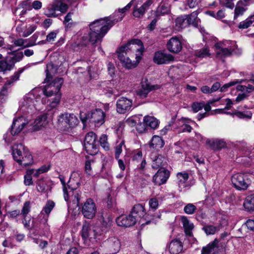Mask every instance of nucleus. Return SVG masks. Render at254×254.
Returning <instances> with one entry per match:
<instances>
[{"mask_svg":"<svg viewBox=\"0 0 254 254\" xmlns=\"http://www.w3.org/2000/svg\"><path fill=\"white\" fill-rule=\"evenodd\" d=\"M133 0L125 7L119 9L112 15L103 18L96 20L89 24L90 32L82 38V44L86 45L89 42L95 44L101 42L109 29L117 22L121 21L124 17V13L129 9L132 5Z\"/></svg>","mask_w":254,"mask_h":254,"instance_id":"nucleus-1","label":"nucleus"},{"mask_svg":"<svg viewBox=\"0 0 254 254\" xmlns=\"http://www.w3.org/2000/svg\"><path fill=\"white\" fill-rule=\"evenodd\" d=\"M143 51L144 47L141 41L133 39L119 49L118 58L124 66L130 69L137 66Z\"/></svg>","mask_w":254,"mask_h":254,"instance_id":"nucleus-2","label":"nucleus"},{"mask_svg":"<svg viewBox=\"0 0 254 254\" xmlns=\"http://www.w3.org/2000/svg\"><path fill=\"white\" fill-rule=\"evenodd\" d=\"M63 83V79L62 78H56L46 85L43 90L44 94L47 97L55 95V97L49 104V106L51 108H56L60 103L61 98V94L60 93V90Z\"/></svg>","mask_w":254,"mask_h":254,"instance_id":"nucleus-3","label":"nucleus"},{"mask_svg":"<svg viewBox=\"0 0 254 254\" xmlns=\"http://www.w3.org/2000/svg\"><path fill=\"white\" fill-rule=\"evenodd\" d=\"M105 116V113L100 109L92 110L86 115L83 113H80V119L83 124L88 122L97 127L104 123Z\"/></svg>","mask_w":254,"mask_h":254,"instance_id":"nucleus-4","label":"nucleus"},{"mask_svg":"<svg viewBox=\"0 0 254 254\" xmlns=\"http://www.w3.org/2000/svg\"><path fill=\"white\" fill-rule=\"evenodd\" d=\"M84 148L86 152L91 155H95L98 151V142L95 133L89 132L85 136Z\"/></svg>","mask_w":254,"mask_h":254,"instance_id":"nucleus-5","label":"nucleus"},{"mask_svg":"<svg viewBox=\"0 0 254 254\" xmlns=\"http://www.w3.org/2000/svg\"><path fill=\"white\" fill-rule=\"evenodd\" d=\"M77 118L73 114L64 113L59 116L58 123L61 127H73L78 124Z\"/></svg>","mask_w":254,"mask_h":254,"instance_id":"nucleus-6","label":"nucleus"},{"mask_svg":"<svg viewBox=\"0 0 254 254\" xmlns=\"http://www.w3.org/2000/svg\"><path fill=\"white\" fill-rule=\"evenodd\" d=\"M102 247L107 253L110 254H115L120 250L121 243L117 237L112 236L109 237L103 243Z\"/></svg>","mask_w":254,"mask_h":254,"instance_id":"nucleus-7","label":"nucleus"},{"mask_svg":"<svg viewBox=\"0 0 254 254\" xmlns=\"http://www.w3.org/2000/svg\"><path fill=\"white\" fill-rule=\"evenodd\" d=\"M81 213L87 219H91L95 217L97 213V206L92 199L88 198L83 203L81 208Z\"/></svg>","mask_w":254,"mask_h":254,"instance_id":"nucleus-8","label":"nucleus"},{"mask_svg":"<svg viewBox=\"0 0 254 254\" xmlns=\"http://www.w3.org/2000/svg\"><path fill=\"white\" fill-rule=\"evenodd\" d=\"M232 183L238 190H246L249 185V181L245 174L238 173L234 175L231 179Z\"/></svg>","mask_w":254,"mask_h":254,"instance_id":"nucleus-9","label":"nucleus"},{"mask_svg":"<svg viewBox=\"0 0 254 254\" xmlns=\"http://www.w3.org/2000/svg\"><path fill=\"white\" fill-rule=\"evenodd\" d=\"M73 180L70 178L68 182V200L67 202H72L74 204L78 206L79 203L80 196L81 195V192L76 189V188L72 187V184Z\"/></svg>","mask_w":254,"mask_h":254,"instance_id":"nucleus-10","label":"nucleus"},{"mask_svg":"<svg viewBox=\"0 0 254 254\" xmlns=\"http://www.w3.org/2000/svg\"><path fill=\"white\" fill-rule=\"evenodd\" d=\"M130 213L132 215H136V222L142 223L141 225L150 223V221H147L145 223L143 222L144 220L146 219L147 216L144 206L142 204L138 203L134 205Z\"/></svg>","mask_w":254,"mask_h":254,"instance_id":"nucleus-11","label":"nucleus"},{"mask_svg":"<svg viewBox=\"0 0 254 254\" xmlns=\"http://www.w3.org/2000/svg\"><path fill=\"white\" fill-rule=\"evenodd\" d=\"M228 42L217 43L215 45L216 49V54L217 58L222 59L226 57L230 56L234 51V49L231 47H226Z\"/></svg>","mask_w":254,"mask_h":254,"instance_id":"nucleus-12","label":"nucleus"},{"mask_svg":"<svg viewBox=\"0 0 254 254\" xmlns=\"http://www.w3.org/2000/svg\"><path fill=\"white\" fill-rule=\"evenodd\" d=\"M53 115L52 112H48L38 116L35 119L33 124V129L38 130L42 127H45L48 125Z\"/></svg>","mask_w":254,"mask_h":254,"instance_id":"nucleus-13","label":"nucleus"},{"mask_svg":"<svg viewBox=\"0 0 254 254\" xmlns=\"http://www.w3.org/2000/svg\"><path fill=\"white\" fill-rule=\"evenodd\" d=\"M174 57L165 51H159L155 53L153 61L158 64H167L174 61Z\"/></svg>","mask_w":254,"mask_h":254,"instance_id":"nucleus-14","label":"nucleus"},{"mask_svg":"<svg viewBox=\"0 0 254 254\" xmlns=\"http://www.w3.org/2000/svg\"><path fill=\"white\" fill-rule=\"evenodd\" d=\"M28 123V119L22 116L14 120L11 126V134L15 135L20 133Z\"/></svg>","mask_w":254,"mask_h":254,"instance_id":"nucleus-15","label":"nucleus"},{"mask_svg":"<svg viewBox=\"0 0 254 254\" xmlns=\"http://www.w3.org/2000/svg\"><path fill=\"white\" fill-rule=\"evenodd\" d=\"M132 105L131 100L121 97L117 101V111L120 114H125L130 110Z\"/></svg>","mask_w":254,"mask_h":254,"instance_id":"nucleus-16","label":"nucleus"},{"mask_svg":"<svg viewBox=\"0 0 254 254\" xmlns=\"http://www.w3.org/2000/svg\"><path fill=\"white\" fill-rule=\"evenodd\" d=\"M141 84V87L136 91V94L142 98L146 97L151 91L159 88L158 85H152L147 79L143 80Z\"/></svg>","mask_w":254,"mask_h":254,"instance_id":"nucleus-17","label":"nucleus"},{"mask_svg":"<svg viewBox=\"0 0 254 254\" xmlns=\"http://www.w3.org/2000/svg\"><path fill=\"white\" fill-rule=\"evenodd\" d=\"M170 176V172L164 168H160L153 177V182L157 185L165 184Z\"/></svg>","mask_w":254,"mask_h":254,"instance_id":"nucleus-18","label":"nucleus"},{"mask_svg":"<svg viewBox=\"0 0 254 254\" xmlns=\"http://www.w3.org/2000/svg\"><path fill=\"white\" fill-rule=\"evenodd\" d=\"M153 0H147L141 6L135 5L133 8L132 14L136 18H141L152 4Z\"/></svg>","mask_w":254,"mask_h":254,"instance_id":"nucleus-19","label":"nucleus"},{"mask_svg":"<svg viewBox=\"0 0 254 254\" xmlns=\"http://www.w3.org/2000/svg\"><path fill=\"white\" fill-rule=\"evenodd\" d=\"M136 215H132L131 213L128 216L122 215L116 219L118 225L126 227H130L136 222Z\"/></svg>","mask_w":254,"mask_h":254,"instance_id":"nucleus-20","label":"nucleus"},{"mask_svg":"<svg viewBox=\"0 0 254 254\" xmlns=\"http://www.w3.org/2000/svg\"><path fill=\"white\" fill-rule=\"evenodd\" d=\"M35 101L34 91H32L24 96L21 102V108H24L23 110H32L35 108Z\"/></svg>","mask_w":254,"mask_h":254,"instance_id":"nucleus-21","label":"nucleus"},{"mask_svg":"<svg viewBox=\"0 0 254 254\" xmlns=\"http://www.w3.org/2000/svg\"><path fill=\"white\" fill-rule=\"evenodd\" d=\"M167 47L170 52L178 53L182 50V44L180 40L176 36H175L172 37L168 41Z\"/></svg>","mask_w":254,"mask_h":254,"instance_id":"nucleus-22","label":"nucleus"},{"mask_svg":"<svg viewBox=\"0 0 254 254\" xmlns=\"http://www.w3.org/2000/svg\"><path fill=\"white\" fill-rule=\"evenodd\" d=\"M28 150L22 144H15L12 146V155L14 159L17 162L20 161L21 158Z\"/></svg>","mask_w":254,"mask_h":254,"instance_id":"nucleus-23","label":"nucleus"},{"mask_svg":"<svg viewBox=\"0 0 254 254\" xmlns=\"http://www.w3.org/2000/svg\"><path fill=\"white\" fill-rule=\"evenodd\" d=\"M151 156L152 160V167L153 169H157L158 168H162L166 165V159L162 155H156L152 154Z\"/></svg>","mask_w":254,"mask_h":254,"instance_id":"nucleus-24","label":"nucleus"},{"mask_svg":"<svg viewBox=\"0 0 254 254\" xmlns=\"http://www.w3.org/2000/svg\"><path fill=\"white\" fill-rule=\"evenodd\" d=\"M183 248V243L177 239L172 240L169 247V252L171 254H178L182 251Z\"/></svg>","mask_w":254,"mask_h":254,"instance_id":"nucleus-25","label":"nucleus"},{"mask_svg":"<svg viewBox=\"0 0 254 254\" xmlns=\"http://www.w3.org/2000/svg\"><path fill=\"white\" fill-rule=\"evenodd\" d=\"M54 1L57 5L58 11L65 13L68 9L69 5L72 4L74 2V0H55Z\"/></svg>","mask_w":254,"mask_h":254,"instance_id":"nucleus-26","label":"nucleus"},{"mask_svg":"<svg viewBox=\"0 0 254 254\" xmlns=\"http://www.w3.org/2000/svg\"><path fill=\"white\" fill-rule=\"evenodd\" d=\"M132 160L137 163L140 162L139 168L143 170L144 169L146 164L145 159L142 157V153L140 150H136L133 152L132 157Z\"/></svg>","mask_w":254,"mask_h":254,"instance_id":"nucleus-27","label":"nucleus"},{"mask_svg":"<svg viewBox=\"0 0 254 254\" xmlns=\"http://www.w3.org/2000/svg\"><path fill=\"white\" fill-rule=\"evenodd\" d=\"M207 144L213 149L219 150L225 146V142L223 139H209L206 141Z\"/></svg>","mask_w":254,"mask_h":254,"instance_id":"nucleus-28","label":"nucleus"},{"mask_svg":"<svg viewBox=\"0 0 254 254\" xmlns=\"http://www.w3.org/2000/svg\"><path fill=\"white\" fill-rule=\"evenodd\" d=\"M181 221L186 234L190 237L192 236V230L194 228L193 223H191L186 216L182 217Z\"/></svg>","mask_w":254,"mask_h":254,"instance_id":"nucleus-29","label":"nucleus"},{"mask_svg":"<svg viewBox=\"0 0 254 254\" xmlns=\"http://www.w3.org/2000/svg\"><path fill=\"white\" fill-rule=\"evenodd\" d=\"M113 217L110 213H103L101 216V222L103 227L106 228H109L113 224Z\"/></svg>","mask_w":254,"mask_h":254,"instance_id":"nucleus-30","label":"nucleus"},{"mask_svg":"<svg viewBox=\"0 0 254 254\" xmlns=\"http://www.w3.org/2000/svg\"><path fill=\"white\" fill-rule=\"evenodd\" d=\"M91 227V226L89 223L86 221L84 222L81 231V235L83 239H87L92 236V233L94 235V231L92 230Z\"/></svg>","mask_w":254,"mask_h":254,"instance_id":"nucleus-31","label":"nucleus"},{"mask_svg":"<svg viewBox=\"0 0 254 254\" xmlns=\"http://www.w3.org/2000/svg\"><path fill=\"white\" fill-rule=\"evenodd\" d=\"M143 121L150 128L154 129L158 127L159 125V121L155 117L149 116H146L144 117Z\"/></svg>","mask_w":254,"mask_h":254,"instance_id":"nucleus-32","label":"nucleus"},{"mask_svg":"<svg viewBox=\"0 0 254 254\" xmlns=\"http://www.w3.org/2000/svg\"><path fill=\"white\" fill-rule=\"evenodd\" d=\"M176 28L178 30H180L189 26V22L187 21V16L182 15L177 17L175 20Z\"/></svg>","mask_w":254,"mask_h":254,"instance_id":"nucleus-33","label":"nucleus"},{"mask_svg":"<svg viewBox=\"0 0 254 254\" xmlns=\"http://www.w3.org/2000/svg\"><path fill=\"white\" fill-rule=\"evenodd\" d=\"M164 145V140L160 136L158 135H154L149 144L150 147L156 149L162 148Z\"/></svg>","mask_w":254,"mask_h":254,"instance_id":"nucleus-34","label":"nucleus"},{"mask_svg":"<svg viewBox=\"0 0 254 254\" xmlns=\"http://www.w3.org/2000/svg\"><path fill=\"white\" fill-rule=\"evenodd\" d=\"M177 177L178 179L177 183L181 190L182 188H184L186 186L185 184L188 180L189 175L186 172H179L177 174Z\"/></svg>","mask_w":254,"mask_h":254,"instance_id":"nucleus-35","label":"nucleus"},{"mask_svg":"<svg viewBox=\"0 0 254 254\" xmlns=\"http://www.w3.org/2000/svg\"><path fill=\"white\" fill-rule=\"evenodd\" d=\"M243 205L248 211L254 210V194L249 195L246 198Z\"/></svg>","mask_w":254,"mask_h":254,"instance_id":"nucleus-36","label":"nucleus"},{"mask_svg":"<svg viewBox=\"0 0 254 254\" xmlns=\"http://www.w3.org/2000/svg\"><path fill=\"white\" fill-rule=\"evenodd\" d=\"M243 4V2L242 0H239L235 7L234 10V19L235 20L237 19V18L242 16L244 14V12L246 11L247 8H245L244 6H241V5Z\"/></svg>","mask_w":254,"mask_h":254,"instance_id":"nucleus-37","label":"nucleus"},{"mask_svg":"<svg viewBox=\"0 0 254 254\" xmlns=\"http://www.w3.org/2000/svg\"><path fill=\"white\" fill-rule=\"evenodd\" d=\"M17 162L20 165L24 166L32 164L33 163V158L29 151L28 150L26 151L25 154H24V156L21 158L20 161H18Z\"/></svg>","mask_w":254,"mask_h":254,"instance_id":"nucleus-38","label":"nucleus"},{"mask_svg":"<svg viewBox=\"0 0 254 254\" xmlns=\"http://www.w3.org/2000/svg\"><path fill=\"white\" fill-rule=\"evenodd\" d=\"M57 7V5L54 1L50 6L47 7L45 12V14L48 17H57L58 14L56 13V11L58 10Z\"/></svg>","mask_w":254,"mask_h":254,"instance_id":"nucleus-39","label":"nucleus"},{"mask_svg":"<svg viewBox=\"0 0 254 254\" xmlns=\"http://www.w3.org/2000/svg\"><path fill=\"white\" fill-rule=\"evenodd\" d=\"M49 182L48 180L40 179L37 183V189L39 192H46L49 188Z\"/></svg>","mask_w":254,"mask_h":254,"instance_id":"nucleus-40","label":"nucleus"},{"mask_svg":"<svg viewBox=\"0 0 254 254\" xmlns=\"http://www.w3.org/2000/svg\"><path fill=\"white\" fill-rule=\"evenodd\" d=\"M14 44L16 46H22L24 48L29 47L37 45L35 41H29L23 39H18L14 41Z\"/></svg>","mask_w":254,"mask_h":254,"instance_id":"nucleus-41","label":"nucleus"},{"mask_svg":"<svg viewBox=\"0 0 254 254\" xmlns=\"http://www.w3.org/2000/svg\"><path fill=\"white\" fill-rule=\"evenodd\" d=\"M187 16V21L189 22V25L191 24L194 26L198 25L199 19H197V13L194 11L190 15Z\"/></svg>","mask_w":254,"mask_h":254,"instance_id":"nucleus-42","label":"nucleus"},{"mask_svg":"<svg viewBox=\"0 0 254 254\" xmlns=\"http://www.w3.org/2000/svg\"><path fill=\"white\" fill-rule=\"evenodd\" d=\"M22 69H21L18 71L15 72L13 75L10 77V78L7 80L5 85L7 87L12 85L13 83L19 80L20 74L22 72Z\"/></svg>","mask_w":254,"mask_h":254,"instance_id":"nucleus-43","label":"nucleus"},{"mask_svg":"<svg viewBox=\"0 0 254 254\" xmlns=\"http://www.w3.org/2000/svg\"><path fill=\"white\" fill-rule=\"evenodd\" d=\"M253 19H254V16H251L241 22L238 25L239 28L244 29L249 28L254 21V20H253Z\"/></svg>","mask_w":254,"mask_h":254,"instance_id":"nucleus-44","label":"nucleus"},{"mask_svg":"<svg viewBox=\"0 0 254 254\" xmlns=\"http://www.w3.org/2000/svg\"><path fill=\"white\" fill-rule=\"evenodd\" d=\"M55 206V202L51 200H48L45 206H44L42 211H41V213H45L47 215H49V214L51 213V211L53 210V209L54 208Z\"/></svg>","mask_w":254,"mask_h":254,"instance_id":"nucleus-45","label":"nucleus"},{"mask_svg":"<svg viewBox=\"0 0 254 254\" xmlns=\"http://www.w3.org/2000/svg\"><path fill=\"white\" fill-rule=\"evenodd\" d=\"M46 78L45 79V82H49L52 78L53 74L56 72V69L54 68V65L52 64H48L47 65Z\"/></svg>","mask_w":254,"mask_h":254,"instance_id":"nucleus-46","label":"nucleus"},{"mask_svg":"<svg viewBox=\"0 0 254 254\" xmlns=\"http://www.w3.org/2000/svg\"><path fill=\"white\" fill-rule=\"evenodd\" d=\"M196 57L200 58H204L209 57L210 55L209 49L208 47H204L195 53Z\"/></svg>","mask_w":254,"mask_h":254,"instance_id":"nucleus-47","label":"nucleus"},{"mask_svg":"<svg viewBox=\"0 0 254 254\" xmlns=\"http://www.w3.org/2000/svg\"><path fill=\"white\" fill-rule=\"evenodd\" d=\"M187 120H187L185 118H182V119L181 120V122L183 124L182 125L180 129L178 131L179 133L184 132H190L191 131L192 127L190 126H189L186 124L187 123H189L188 122H187ZM189 120L190 121V120ZM190 121L192 122L190 120Z\"/></svg>","mask_w":254,"mask_h":254,"instance_id":"nucleus-48","label":"nucleus"},{"mask_svg":"<svg viewBox=\"0 0 254 254\" xmlns=\"http://www.w3.org/2000/svg\"><path fill=\"white\" fill-rule=\"evenodd\" d=\"M235 115L239 118L243 119L250 120L252 117V113L250 111H237L235 113Z\"/></svg>","mask_w":254,"mask_h":254,"instance_id":"nucleus-49","label":"nucleus"},{"mask_svg":"<svg viewBox=\"0 0 254 254\" xmlns=\"http://www.w3.org/2000/svg\"><path fill=\"white\" fill-rule=\"evenodd\" d=\"M60 179L61 182V183L63 185V192H64V200L65 201H67L68 200V186L67 184L65 183L64 178L63 176H60Z\"/></svg>","mask_w":254,"mask_h":254,"instance_id":"nucleus-50","label":"nucleus"},{"mask_svg":"<svg viewBox=\"0 0 254 254\" xmlns=\"http://www.w3.org/2000/svg\"><path fill=\"white\" fill-rule=\"evenodd\" d=\"M244 80L243 79H236L234 81H231L229 83L225 84L222 87L220 88V91L221 92H225L227 90V89L233 86L237 83H241Z\"/></svg>","mask_w":254,"mask_h":254,"instance_id":"nucleus-51","label":"nucleus"},{"mask_svg":"<svg viewBox=\"0 0 254 254\" xmlns=\"http://www.w3.org/2000/svg\"><path fill=\"white\" fill-rule=\"evenodd\" d=\"M202 230L205 232V233L208 235H213L215 233L216 231H218V229L216 227L208 225L204 226L202 228Z\"/></svg>","mask_w":254,"mask_h":254,"instance_id":"nucleus-52","label":"nucleus"},{"mask_svg":"<svg viewBox=\"0 0 254 254\" xmlns=\"http://www.w3.org/2000/svg\"><path fill=\"white\" fill-rule=\"evenodd\" d=\"M21 8L26 9L27 11H29L32 9L31 5L28 0L22 1L17 7L16 11L20 10Z\"/></svg>","mask_w":254,"mask_h":254,"instance_id":"nucleus-53","label":"nucleus"},{"mask_svg":"<svg viewBox=\"0 0 254 254\" xmlns=\"http://www.w3.org/2000/svg\"><path fill=\"white\" fill-rule=\"evenodd\" d=\"M107 140V136L106 134H102L99 140L101 145L105 150H108L109 149V145Z\"/></svg>","mask_w":254,"mask_h":254,"instance_id":"nucleus-54","label":"nucleus"},{"mask_svg":"<svg viewBox=\"0 0 254 254\" xmlns=\"http://www.w3.org/2000/svg\"><path fill=\"white\" fill-rule=\"evenodd\" d=\"M32 171L27 170L26 174L24 176V184L26 186H30L33 184L32 178Z\"/></svg>","mask_w":254,"mask_h":254,"instance_id":"nucleus-55","label":"nucleus"},{"mask_svg":"<svg viewBox=\"0 0 254 254\" xmlns=\"http://www.w3.org/2000/svg\"><path fill=\"white\" fill-rule=\"evenodd\" d=\"M196 209V208L195 206H194L192 203H189L187 205H186L184 208V211L188 214H193L195 210Z\"/></svg>","mask_w":254,"mask_h":254,"instance_id":"nucleus-56","label":"nucleus"},{"mask_svg":"<svg viewBox=\"0 0 254 254\" xmlns=\"http://www.w3.org/2000/svg\"><path fill=\"white\" fill-rule=\"evenodd\" d=\"M204 107V102H194L191 105V109L193 112L197 113Z\"/></svg>","mask_w":254,"mask_h":254,"instance_id":"nucleus-57","label":"nucleus"},{"mask_svg":"<svg viewBox=\"0 0 254 254\" xmlns=\"http://www.w3.org/2000/svg\"><path fill=\"white\" fill-rule=\"evenodd\" d=\"M149 205L151 209L153 210H156L159 206V202L158 199L155 197L151 198L149 200Z\"/></svg>","mask_w":254,"mask_h":254,"instance_id":"nucleus-58","label":"nucleus"},{"mask_svg":"<svg viewBox=\"0 0 254 254\" xmlns=\"http://www.w3.org/2000/svg\"><path fill=\"white\" fill-rule=\"evenodd\" d=\"M124 146V141H121L115 148V158L118 159L120 155L123 151V146Z\"/></svg>","mask_w":254,"mask_h":254,"instance_id":"nucleus-59","label":"nucleus"},{"mask_svg":"<svg viewBox=\"0 0 254 254\" xmlns=\"http://www.w3.org/2000/svg\"><path fill=\"white\" fill-rule=\"evenodd\" d=\"M8 87L5 85L2 87L0 91V102L2 103L7 95Z\"/></svg>","mask_w":254,"mask_h":254,"instance_id":"nucleus-60","label":"nucleus"},{"mask_svg":"<svg viewBox=\"0 0 254 254\" xmlns=\"http://www.w3.org/2000/svg\"><path fill=\"white\" fill-rule=\"evenodd\" d=\"M186 1L190 8H193L198 6L201 0H186Z\"/></svg>","mask_w":254,"mask_h":254,"instance_id":"nucleus-61","label":"nucleus"},{"mask_svg":"<svg viewBox=\"0 0 254 254\" xmlns=\"http://www.w3.org/2000/svg\"><path fill=\"white\" fill-rule=\"evenodd\" d=\"M30 210V203L29 201H26L23 205L21 213L24 217L29 212Z\"/></svg>","mask_w":254,"mask_h":254,"instance_id":"nucleus-62","label":"nucleus"},{"mask_svg":"<svg viewBox=\"0 0 254 254\" xmlns=\"http://www.w3.org/2000/svg\"><path fill=\"white\" fill-rule=\"evenodd\" d=\"M136 128L139 133H142L145 132L147 130V127L143 122V123H140L137 124Z\"/></svg>","mask_w":254,"mask_h":254,"instance_id":"nucleus-63","label":"nucleus"},{"mask_svg":"<svg viewBox=\"0 0 254 254\" xmlns=\"http://www.w3.org/2000/svg\"><path fill=\"white\" fill-rule=\"evenodd\" d=\"M11 65L4 61H0V71H4L6 70H10Z\"/></svg>","mask_w":254,"mask_h":254,"instance_id":"nucleus-64","label":"nucleus"}]
</instances>
